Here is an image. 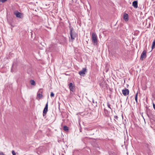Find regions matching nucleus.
Segmentation results:
<instances>
[{
    "label": "nucleus",
    "instance_id": "obj_1",
    "mask_svg": "<svg viewBox=\"0 0 155 155\" xmlns=\"http://www.w3.org/2000/svg\"><path fill=\"white\" fill-rule=\"evenodd\" d=\"M70 36L72 41H73L77 37V34L74 31L73 28H71L70 29Z\"/></svg>",
    "mask_w": 155,
    "mask_h": 155
},
{
    "label": "nucleus",
    "instance_id": "obj_2",
    "mask_svg": "<svg viewBox=\"0 0 155 155\" xmlns=\"http://www.w3.org/2000/svg\"><path fill=\"white\" fill-rule=\"evenodd\" d=\"M92 42L94 44L97 43V37L96 34L94 33L93 32L92 33Z\"/></svg>",
    "mask_w": 155,
    "mask_h": 155
},
{
    "label": "nucleus",
    "instance_id": "obj_3",
    "mask_svg": "<svg viewBox=\"0 0 155 155\" xmlns=\"http://www.w3.org/2000/svg\"><path fill=\"white\" fill-rule=\"evenodd\" d=\"M14 14L16 15V17L17 18H21L23 17V15L22 13L18 12V11H15L14 12Z\"/></svg>",
    "mask_w": 155,
    "mask_h": 155
},
{
    "label": "nucleus",
    "instance_id": "obj_4",
    "mask_svg": "<svg viewBox=\"0 0 155 155\" xmlns=\"http://www.w3.org/2000/svg\"><path fill=\"white\" fill-rule=\"evenodd\" d=\"M86 72L87 69L86 68H83L82 70L81 71H80L78 73L81 76H84Z\"/></svg>",
    "mask_w": 155,
    "mask_h": 155
},
{
    "label": "nucleus",
    "instance_id": "obj_5",
    "mask_svg": "<svg viewBox=\"0 0 155 155\" xmlns=\"http://www.w3.org/2000/svg\"><path fill=\"white\" fill-rule=\"evenodd\" d=\"M122 94L124 96L128 95L129 93V91L128 89L124 88L122 90Z\"/></svg>",
    "mask_w": 155,
    "mask_h": 155
},
{
    "label": "nucleus",
    "instance_id": "obj_6",
    "mask_svg": "<svg viewBox=\"0 0 155 155\" xmlns=\"http://www.w3.org/2000/svg\"><path fill=\"white\" fill-rule=\"evenodd\" d=\"M48 111V102L45 105L43 111V116L44 117L46 115Z\"/></svg>",
    "mask_w": 155,
    "mask_h": 155
},
{
    "label": "nucleus",
    "instance_id": "obj_7",
    "mask_svg": "<svg viewBox=\"0 0 155 155\" xmlns=\"http://www.w3.org/2000/svg\"><path fill=\"white\" fill-rule=\"evenodd\" d=\"M146 57V52L144 50L142 52L140 56V59L143 60Z\"/></svg>",
    "mask_w": 155,
    "mask_h": 155
},
{
    "label": "nucleus",
    "instance_id": "obj_8",
    "mask_svg": "<svg viewBox=\"0 0 155 155\" xmlns=\"http://www.w3.org/2000/svg\"><path fill=\"white\" fill-rule=\"evenodd\" d=\"M132 5L135 8H137L138 7L137 2L136 1H134L132 3Z\"/></svg>",
    "mask_w": 155,
    "mask_h": 155
},
{
    "label": "nucleus",
    "instance_id": "obj_9",
    "mask_svg": "<svg viewBox=\"0 0 155 155\" xmlns=\"http://www.w3.org/2000/svg\"><path fill=\"white\" fill-rule=\"evenodd\" d=\"M128 15L127 14L125 13L124 14L123 18L124 20L126 21L128 20Z\"/></svg>",
    "mask_w": 155,
    "mask_h": 155
},
{
    "label": "nucleus",
    "instance_id": "obj_10",
    "mask_svg": "<svg viewBox=\"0 0 155 155\" xmlns=\"http://www.w3.org/2000/svg\"><path fill=\"white\" fill-rule=\"evenodd\" d=\"M37 96L38 98V100H39V99H41L43 97L42 95L39 92H38L37 93Z\"/></svg>",
    "mask_w": 155,
    "mask_h": 155
},
{
    "label": "nucleus",
    "instance_id": "obj_11",
    "mask_svg": "<svg viewBox=\"0 0 155 155\" xmlns=\"http://www.w3.org/2000/svg\"><path fill=\"white\" fill-rule=\"evenodd\" d=\"M154 48H155V39L153 42L152 45L151 49L150 51H151Z\"/></svg>",
    "mask_w": 155,
    "mask_h": 155
},
{
    "label": "nucleus",
    "instance_id": "obj_12",
    "mask_svg": "<svg viewBox=\"0 0 155 155\" xmlns=\"http://www.w3.org/2000/svg\"><path fill=\"white\" fill-rule=\"evenodd\" d=\"M63 130L64 131H68V128L67 126H65L63 127Z\"/></svg>",
    "mask_w": 155,
    "mask_h": 155
},
{
    "label": "nucleus",
    "instance_id": "obj_13",
    "mask_svg": "<svg viewBox=\"0 0 155 155\" xmlns=\"http://www.w3.org/2000/svg\"><path fill=\"white\" fill-rule=\"evenodd\" d=\"M138 92H137L135 95V100L136 101L137 103V96H138Z\"/></svg>",
    "mask_w": 155,
    "mask_h": 155
},
{
    "label": "nucleus",
    "instance_id": "obj_14",
    "mask_svg": "<svg viewBox=\"0 0 155 155\" xmlns=\"http://www.w3.org/2000/svg\"><path fill=\"white\" fill-rule=\"evenodd\" d=\"M30 83L31 85H35V82L33 80H31Z\"/></svg>",
    "mask_w": 155,
    "mask_h": 155
},
{
    "label": "nucleus",
    "instance_id": "obj_15",
    "mask_svg": "<svg viewBox=\"0 0 155 155\" xmlns=\"http://www.w3.org/2000/svg\"><path fill=\"white\" fill-rule=\"evenodd\" d=\"M69 87H73L74 86V84L72 83H70L69 84Z\"/></svg>",
    "mask_w": 155,
    "mask_h": 155
},
{
    "label": "nucleus",
    "instance_id": "obj_16",
    "mask_svg": "<svg viewBox=\"0 0 155 155\" xmlns=\"http://www.w3.org/2000/svg\"><path fill=\"white\" fill-rule=\"evenodd\" d=\"M70 89L71 91L73 92L74 91H75V89L74 88H69Z\"/></svg>",
    "mask_w": 155,
    "mask_h": 155
},
{
    "label": "nucleus",
    "instance_id": "obj_17",
    "mask_svg": "<svg viewBox=\"0 0 155 155\" xmlns=\"http://www.w3.org/2000/svg\"><path fill=\"white\" fill-rule=\"evenodd\" d=\"M51 97H54V94L53 93V92H51Z\"/></svg>",
    "mask_w": 155,
    "mask_h": 155
},
{
    "label": "nucleus",
    "instance_id": "obj_18",
    "mask_svg": "<svg viewBox=\"0 0 155 155\" xmlns=\"http://www.w3.org/2000/svg\"><path fill=\"white\" fill-rule=\"evenodd\" d=\"M107 105L108 107L111 109V108L110 107V105L108 103H107Z\"/></svg>",
    "mask_w": 155,
    "mask_h": 155
},
{
    "label": "nucleus",
    "instance_id": "obj_19",
    "mask_svg": "<svg viewBox=\"0 0 155 155\" xmlns=\"http://www.w3.org/2000/svg\"><path fill=\"white\" fill-rule=\"evenodd\" d=\"M12 153L13 155H16V153L14 151L12 150Z\"/></svg>",
    "mask_w": 155,
    "mask_h": 155
},
{
    "label": "nucleus",
    "instance_id": "obj_20",
    "mask_svg": "<svg viewBox=\"0 0 155 155\" xmlns=\"http://www.w3.org/2000/svg\"><path fill=\"white\" fill-rule=\"evenodd\" d=\"M7 0H0V2H2V3H3V2H6Z\"/></svg>",
    "mask_w": 155,
    "mask_h": 155
},
{
    "label": "nucleus",
    "instance_id": "obj_21",
    "mask_svg": "<svg viewBox=\"0 0 155 155\" xmlns=\"http://www.w3.org/2000/svg\"><path fill=\"white\" fill-rule=\"evenodd\" d=\"M0 155H5L4 153L2 152H0Z\"/></svg>",
    "mask_w": 155,
    "mask_h": 155
},
{
    "label": "nucleus",
    "instance_id": "obj_22",
    "mask_svg": "<svg viewBox=\"0 0 155 155\" xmlns=\"http://www.w3.org/2000/svg\"><path fill=\"white\" fill-rule=\"evenodd\" d=\"M114 118L116 119V120H118V117L117 116H114Z\"/></svg>",
    "mask_w": 155,
    "mask_h": 155
},
{
    "label": "nucleus",
    "instance_id": "obj_23",
    "mask_svg": "<svg viewBox=\"0 0 155 155\" xmlns=\"http://www.w3.org/2000/svg\"><path fill=\"white\" fill-rule=\"evenodd\" d=\"M153 108L155 110V104L154 103H153Z\"/></svg>",
    "mask_w": 155,
    "mask_h": 155
}]
</instances>
